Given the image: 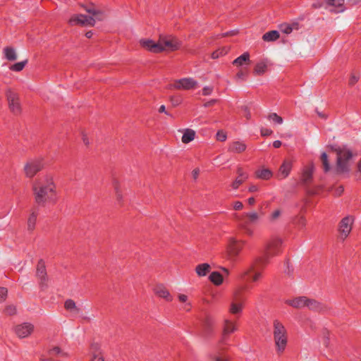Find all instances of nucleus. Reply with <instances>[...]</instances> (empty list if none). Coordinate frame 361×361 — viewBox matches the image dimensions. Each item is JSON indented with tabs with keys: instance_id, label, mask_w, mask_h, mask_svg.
I'll list each match as a JSON object with an SVG mask.
<instances>
[{
	"instance_id": "obj_1",
	"label": "nucleus",
	"mask_w": 361,
	"mask_h": 361,
	"mask_svg": "<svg viewBox=\"0 0 361 361\" xmlns=\"http://www.w3.org/2000/svg\"><path fill=\"white\" fill-rule=\"evenodd\" d=\"M35 201L39 206L54 204L57 200L56 186L51 176H46L35 180L32 185Z\"/></svg>"
},
{
	"instance_id": "obj_2",
	"label": "nucleus",
	"mask_w": 361,
	"mask_h": 361,
	"mask_svg": "<svg viewBox=\"0 0 361 361\" xmlns=\"http://www.w3.org/2000/svg\"><path fill=\"white\" fill-rule=\"evenodd\" d=\"M273 338L278 354H282L288 345V331L284 325L278 319L273 322Z\"/></svg>"
},
{
	"instance_id": "obj_3",
	"label": "nucleus",
	"mask_w": 361,
	"mask_h": 361,
	"mask_svg": "<svg viewBox=\"0 0 361 361\" xmlns=\"http://www.w3.org/2000/svg\"><path fill=\"white\" fill-rule=\"evenodd\" d=\"M283 240L281 238L275 237L267 244L263 255L257 258V262L267 265L271 257L281 253Z\"/></svg>"
},
{
	"instance_id": "obj_4",
	"label": "nucleus",
	"mask_w": 361,
	"mask_h": 361,
	"mask_svg": "<svg viewBox=\"0 0 361 361\" xmlns=\"http://www.w3.org/2000/svg\"><path fill=\"white\" fill-rule=\"evenodd\" d=\"M337 161H336V170L338 173H348L349 162L353 157L351 150L345 147H339L336 150Z\"/></svg>"
},
{
	"instance_id": "obj_5",
	"label": "nucleus",
	"mask_w": 361,
	"mask_h": 361,
	"mask_svg": "<svg viewBox=\"0 0 361 361\" xmlns=\"http://www.w3.org/2000/svg\"><path fill=\"white\" fill-rule=\"evenodd\" d=\"M248 289L247 286H241L237 288L233 293V299L231 303L229 312L233 314H240L243 310V302L245 298L243 294V291Z\"/></svg>"
},
{
	"instance_id": "obj_6",
	"label": "nucleus",
	"mask_w": 361,
	"mask_h": 361,
	"mask_svg": "<svg viewBox=\"0 0 361 361\" xmlns=\"http://www.w3.org/2000/svg\"><path fill=\"white\" fill-rule=\"evenodd\" d=\"M245 242L238 240L235 237H230L228 240L226 252L231 260H235L241 252Z\"/></svg>"
},
{
	"instance_id": "obj_7",
	"label": "nucleus",
	"mask_w": 361,
	"mask_h": 361,
	"mask_svg": "<svg viewBox=\"0 0 361 361\" xmlns=\"http://www.w3.org/2000/svg\"><path fill=\"white\" fill-rule=\"evenodd\" d=\"M158 42L159 44H160L161 52L164 51H176L180 47V42L171 35H161Z\"/></svg>"
},
{
	"instance_id": "obj_8",
	"label": "nucleus",
	"mask_w": 361,
	"mask_h": 361,
	"mask_svg": "<svg viewBox=\"0 0 361 361\" xmlns=\"http://www.w3.org/2000/svg\"><path fill=\"white\" fill-rule=\"evenodd\" d=\"M265 266L266 265H263L257 262V259L254 264L250 265V267L244 269L239 274V278L241 280H246L247 277L250 276L251 273H253L252 276V281L253 282L257 281L262 276V274L259 270L263 269Z\"/></svg>"
},
{
	"instance_id": "obj_9",
	"label": "nucleus",
	"mask_w": 361,
	"mask_h": 361,
	"mask_svg": "<svg viewBox=\"0 0 361 361\" xmlns=\"http://www.w3.org/2000/svg\"><path fill=\"white\" fill-rule=\"evenodd\" d=\"M238 330L237 322L230 319H225L222 326V336L220 341L221 344H226L228 336Z\"/></svg>"
},
{
	"instance_id": "obj_10",
	"label": "nucleus",
	"mask_w": 361,
	"mask_h": 361,
	"mask_svg": "<svg viewBox=\"0 0 361 361\" xmlns=\"http://www.w3.org/2000/svg\"><path fill=\"white\" fill-rule=\"evenodd\" d=\"M65 309L69 312L70 315L75 318L87 319L82 311L81 305H76L74 300L68 299L64 302Z\"/></svg>"
},
{
	"instance_id": "obj_11",
	"label": "nucleus",
	"mask_w": 361,
	"mask_h": 361,
	"mask_svg": "<svg viewBox=\"0 0 361 361\" xmlns=\"http://www.w3.org/2000/svg\"><path fill=\"white\" fill-rule=\"evenodd\" d=\"M6 96L10 110L16 114H19L21 108L18 94L12 91L11 89H8L6 92Z\"/></svg>"
},
{
	"instance_id": "obj_12",
	"label": "nucleus",
	"mask_w": 361,
	"mask_h": 361,
	"mask_svg": "<svg viewBox=\"0 0 361 361\" xmlns=\"http://www.w3.org/2000/svg\"><path fill=\"white\" fill-rule=\"evenodd\" d=\"M43 167L42 160L37 159H33L28 161L25 167L24 170L27 177H33L38 171H39Z\"/></svg>"
},
{
	"instance_id": "obj_13",
	"label": "nucleus",
	"mask_w": 361,
	"mask_h": 361,
	"mask_svg": "<svg viewBox=\"0 0 361 361\" xmlns=\"http://www.w3.org/2000/svg\"><path fill=\"white\" fill-rule=\"evenodd\" d=\"M353 219L350 216L344 217L339 224L340 238L345 240L352 230Z\"/></svg>"
},
{
	"instance_id": "obj_14",
	"label": "nucleus",
	"mask_w": 361,
	"mask_h": 361,
	"mask_svg": "<svg viewBox=\"0 0 361 361\" xmlns=\"http://www.w3.org/2000/svg\"><path fill=\"white\" fill-rule=\"evenodd\" d=\"M94 19L93 17H90V16H86L82 14H76L73 16L69 20V23L71 25H81L84 26L94 25Z\"/></svg>"
},
{
	"instance_id": "obj_15",
	"label": "nucleus",
	"mask_w": 361,
	"mask_h": 361,
	"mask_svg": "<svg viewBox=\"0 0 361 361\" xmlns=\"http://www.w3.org/2000/svg\"><path fill=\"white\" fill-rule=\"evenodd\" d=\"M197 82L192 78H184L175 81L173 87L175 89L191 90L196 87Z\"/></svg>"
},
{
	"instance_id": "obj_16",
	"label": "nucleus",
	"mask_w": 361,
	"mask_h": 361,
	"mask_svg": "<svg viewBox=\"0 0 361 361\" xmlns=\"http://www.w3.org/2000/svg\"><path fill=\"white\" fill-rule=\"evenodd\" d=\"M37 276L39 280V285L41 288H46L47 286V275L46 271L45 264L42 259H40L38 262L37 267Z\"/></svg>"
},
{
	"instance_id": "obj_17",
	"label": "nucleus",
	"mask_w": 361,
	"mask_h": 361,
	"mask_svg": "<svg viewBox=\"0 0 361 361\" xmlns=\"http://www.w3.org/2000/svg\"><path fill=\"white\" fill-rule=\"evenodd\" d=\"M34 330L31 323L25 322L16 326L15 331L19 338H25L30 336Z\"/></svg>"
},
{
	"instance_id": "obj_18",
	"label": "nucleus",
	"mask_w": 361,
	"mask_h": 361,
	"mask_svg": "<svg viewBox=\"0 0 361 361\" xmlns=\"http://www.w3.org/2000/svg\"><path fill=\"white\" fill-rule=\"evenodd\" d=\"M140 45L147 51L152 53H161V49L159 42H155L154 41L149 39H142L140 40Z\"/></svg>"
},
{
	"instance_id": "obj_19",
	"label": "nucleus",
	"mask_w": 361,
	"mask_h": 361,
	"mask_svg": "<svg viewBox=\"0 0 361 361\" xmlns=\"http://www.w3.org/2000/svg\"><path fill=\"white\" fill-rule=\"evenodd\" d=\"M313 172H314V166L312 164L310 166H305L303 169V171L302 173V176H301V178H300L301 183L305 185H309L312 181Z\"/></svg>"
},
{
	"instance_id": "obj_20",
	"label": "nucleus",
	"mask_w": 361,
	"mask_h": 361,
	"mask_svg": "<svg viewBox=\"0 0 361 361\" xmlns=\"http://www.w3.org/2000/svg\"><path fill=\"white\" fill-rule=\"evenodd\" d=\"M86 11L91 14L90 17H93L94 19V25L96 21H102L105 19L106 13L100 10L96 9L94 6H90L85 8Z\"/></svg>"
},
{
	"instance_id": "obj_21",
	"label": "nucleus",
	"mask_w": 361,
	"mask_h": 361,
	"mask_svg": "<svg viewBox=\"0 0 361 361\" xmlns=\"http://www.w3.org/2000/svg\"><path fill=\"white\" fill-rule=\"evenodd\" d=\"M293 164L291 161L286 160L279 168L278 176L281 179L286 178L290 174Z\"/></svg>"
},
{
	"instance_id": "obj_22",
	"label": "nucleus",
	"mask_w": 361,
	"mask_h": 361,
	"mask_svg": "<svg viewBox=\"0 0 361 361\" xmlns=\"http://www.w3.org/2000/svg\"><path fill=\"white\" fill-rule=\"evenodd\" d=\"M246 144L243 141H233L229 144L228 151L232 153L240 154L245 151Z\"/></svg>"
},
{
	"instance_id": "obj_23",
	"label": "nucleus",
	"mask_w": 361,
	"mask_h": 361,
	"mask_svg": "<svg viewBox=\"0 0 361 361\" xmlns=\"http://www.w3.org/2000/svg\"><path fill=\"white\" fill-rule=\"evenodd\" d=\"M285 302L295 308H302L305 307L307 298L305 296H300L294 299L286 300Z\"/></svg>"
},
{
	"instance_id": "obj_24",
	"label": "nucleus",
	"mask_w": 361,
	"mask_h": 361,
	"mask_svg": "<svg viewBox=\"0 0 361 361\" xmlns=\"http://www.w3.org/2000/svg\"><path fill=\"white\" fill-rule=\"evenodd\" d=\"M255 176L257 179L267 180L271 178L273 172L269 169L262 168L255 171Z\"/></svg>"
},
{
	"instance_id": "obj_25",
	"label": "nucleus",
	"mask_w": 361,
	"mask_h": 361,
	"mask_svg": "<svg viewBox=\"0 0 361 361\" xmlns=\"http://www.w3.org/2000/svg\"><path fill=\"white\" fill-rule=\"evenodd\" d=\"M4 58L10 61H13L17 59V54L16 49L11 47H6L3 49Z\"/></svg>"
},
{
	"instance_id": "obj_26",
	"label": "nucleus",
	"mask_w": 361,
	"mask_h": 361,
	"mask_svg": "<svg viewBox=\"0 0 361 361\" xmlns=\"http://www.w3.org/2000/svg\"><path fill=\"white\" fill-rule=\"evenodd\" d=\"M37 216L38 211L35 209H32L27 219V229L30 231H32L35 229Z\"/></svg>"
},
{
	"instance_id": "obj_27",
	"label": "nucleus",
	"mask_w": 361,
	"mask_h": 361,
	"mask_svg": "<svg viewBox=\"0 0 361 361\" xmlns=\"http://www.w3.org/2000/svg\"><path fill=\"white\" fill-rule=\"evenodd\" d=\"M155 293L160 298H164L167 301L172 300V296L169 290L163 286H157L155 288Z\"/></svg>"
},
{
	"instance_id": "obj_28",
	"label": "nucleus",
	"mask_w": 361,
	"mask_h": 361,
	"mask_svg": "<svg viewBox=\"0 0 361 361\" xmlns=\"http://www.w3.org/2000/svg\"><path fill=\"white\" fill-rule=\"evenodd\" d=\"M195 131L190 128H186L183 130V134L181 140L183 143L188 144L192 141L195 139Z\"/></svg>"
},
{
	"instance_id": "obj_29",
	"label": "nucleus",
	"mask_w": 361,
	"mask_h": 361,
	"mask_svg": "<svg viewBox=\"0 0 361 361\" xmlns=\"http://www.w3.org/2000/svg\"><path fill=\"white\" fill-rule=\"evenodd\" d=\"M328 5L336 8L333 11L335 13L342 12L344 11V0H324Z\"/></svg>"
},
{
	"instance_id": "obj_30",
	"label": "nucleus",
	"mask_w": 361,
	"mask_h": 361,
	"mask_svg": "<svg viewBox=\"0 0 361 361\" xmlns=\"http://www.w3.org/2000/svg\"><path fill=\"white\" fill-rule=\"evenodd\" d=\"M250 54L248 52H245L240 56L237 57L233 61V64L235 66H243L244 63H250Z\"/></svg>"
},
{
	"instance_id": "obj_31",
	"label": "nucleus",
	"mask_w": 361,
	"mask_h": 361,
	"mask_svg": "<svg viewBox=\"0 0 361 361\" xmlns=\"http://www.w3.org/2000/svg\"><path fill=\"white\" fill-rule=\"evenodd\" d=\"M210 270V265L207 263L198 264L196 267L195 271L199 276H204Z\"/></svg>"
},
{
	"instance_id": "obj_32",
	"label": "nucleus",
	"mask_w": 361,
	"mask_h": 361,
	"mask_svg": "<svg viewBox=\"0 0 361 361\" xmlns=\"http://www.w3.org/2000/svg\"><path fill=\"white\" fill-rule=\"evenodd\" d=\"M305 307H308L310 310L314 311H320L323 309L322 305L320 302H317L315 300L308 299L307 298Z\"/></svg>"
},
{
	"instance_id": "obj_33",
	"label": "nucleus",
	"mask_w": 361,
	"mask_h": 361,
	"mask_svg": "<svg viewBox=\"0 0 361 361\" xmlns=\"http://www.w3.org/2000/svg\"><path fill=\"white\" fill-rule=\"evenodd\" d=\"M279 32L276 30H271L263 35L262 39L266 42H274L279 38Z\"/></svg>"
},
{
	"instance_id": "obj_34",
	"label": "nucleus",
	"mask_w": 361,
	"mask_h": 361,
	"mask_svg": "<svg viewBox=\"0 0 361 361\" xmlns=\"http://www.w3.org/2000/svg\"><path fill=\"white\" fill-rule=\"evenodd\" d=\"M209 279L216 286H220L223 283V276L218 271L212 272Z\"/></svg>"
},
{
	"instance_id": "obj_35",
	"label": "nucleus",
	"mask_w": 361,
	"mask_h": 361,
	"mask_svg": "<svg viewBox=\"0 0 361 361\" xmlns=\"http://www.w3.org/2000/svg\"><path fill=\"white\" fill-rule=\"evenodd\" d=\"M267 69V63L264 61H260L256 64L254 69V73L256 75H262L266 72Z\"/></svg>"
},
{
	"instance_id": "obj_36",
	"label": "nucleus",
	"mask_w": 361,
	"mask_h": 361,
	"mask_svg": "<svg viewBox=\"0 0 361 361\" xmlns=\"http://www.w3.org/2000/svg\"><path fill=\"white\" fill-rule=\"evenodd\" d=\"M27 62H28V61L27 59L20 61V62H17V63L13 64L12 66H11L9 69L12 71L20 72L25 68V66L27 65Z\"/></svg>"
},
{
	"instance_id": "obj_37",
	"label": "nucleus",
	"mask_w": 361,
	"mask_h": 361,
	"mask_svg": "<svg viewBox=\"0 0 361 361\" xmlns=\"http://www.w3.org/2000/svg\"><path fill=\"white\" fill-rule=\"evenodd\" d=\"M297 26L298 24L295 23H284L281 25L280 30L282 32L285 34H290L293 30V29H297Z\"/></svg>"
},
{
	"instance_id": "obj_38",
	"label": "nucleus",
	"mask_w": 361,
	"mask_h": 361,
	"mask_svg": "<svg viewBox=\"0 0 361 361\" xmlns=\"http://www.w3.org/2000/svg\"><path fill=\"white\" fill-rule=\"evenodd\" d=\"M90 352L92 354V357H94V355H96V356L102 355V352H101V346L99 343H94L91 345Z\"/></svg>"
},
{
	"instance_id": "obj_39",
	"label": "nucleus",
	"mask_w": 361,
	"mask_h": 361,
	"mask_svg": "<svg viewBox=\"0 0 361 361\" xmlns=\"http://www.w3.org/2000/svg\"><path fill=\"white\" fill-rule=\"evenodd\" d=\"M321 159L324 172H328L330 170V164L328 160L327 154L326 152H323L321 154Z\"/></svg>"
},
{
	"instance_id": "obj_40",
	"label": "nucleus",
	"mask_w": 361,
	"mask_h": 361,
	"mask_svg": "<svg viewBox=\"0 0 361 361\" xmlns=\"http://www.w3.org/2000/svg\"><path fill=\"white\" fill-rule=\"evenodd\" d=\"M267 118L269 121L274 122L276 124L281 125L283 122L282 117L279 116L276 113H271Z\"/></svg>"
},
{
	"instance_id": "obj_41",
	"label": "nucleus",
	"mask_w": 361,
	"mask_h": 361,
	"mask_svg": "<svg viewBox=\"0 0 361 361\" xmlns=\"http://www.w3.org/2000/svg\"><path fill=\"white\" fill-rule=\"evenodd\" d=\"M294 224L300 228L306 226V219L303 216H297L294 220Z\"/></svg>"
},
{
	"instance_id": "obj_42",
	"label": "nucleus",
	"mask_w": 361,
	"mask_h": 361,
	"mask_svg": "<svg viewBox=\"0 0 361 361\" xmlns=\"http://www.w3.org/2000/svg\"><path fill=\"white\" fill-rule=\"evenodd\" d=\"M61 355V356H65L66 354L64 353H63L62 350H61V348L57 346L54 347L49 350V356H54V355Z\"/></svg>"
},
{
	"instance_id": "obj_43",
	"label": "nucleus",
	"mask_w": 361,
	"mask_h": 361,
	"mask_svg": "<svg viewBox=\"0 0 361 361\" xmlns=\"http://www.w3.org/2000/svg\"><path fill=\"white\" fill-rule=\"evenodd\" d=\"M247 217L249 219L250 223L255 224L259 219V215L257 212H250L246 214Z\"/></svg>"
},
{
	"instance_id": "obj_44",
	"label": "nucleus",
	"mask_w": 361,
	"mask_h": 361,
	"mask_svg": "<svg viewBox=\"0 0 361 361\" xmlns=\"http://www.w3.org/2000/svg\"><path fill=\"white\" fill-rule=\"evenodd\" d=\"M247 179H244L238 176L235 180L233 182L231 187L233 189L236 190L239 188V186L244 183Z\"/></svg>"
},
{
	"instance_id": "obj_45",
	"label": "nucleus",
	"mask_w": 361,
	"mask_h": 361,
	"mask_svg": "<svg viewBox=\"0 0 361 361\" xmlns=\"http://www.w3.org/2000/svg\"><path fill=\"white\" fill-rule=\"evenodd\" d=\"M216 140L221 142H224L227 138V135L222 130H219L216 135Z\"/></svg>"
},
{
	"instance_id": "obj_46",
	"label": "nucleus",
	"mask_w": 361,
	"mask_h": 361,
	"mask_svg": "<svg viewBox=\"0 0 361 361\" xmlns=\"http://www.w3.org/2000/svg\"><path fill=\"white\" fill-rule=\"evenodd\" d=\"M7 294V288L4 287H0V302H4L6 300Z\"/></svg>"
},
{
	"instance_id": "obj_47",
	"label": "nucleus",
	"mask_w": 361,
	"mask_h": 361,
	"mask_svg": "<svg viewBox=\"0 0 361 361\" xmlns=\"http://www.w3.org/2000/svg\"><path fill=\"white\" fill-rule=\"evenodd\" d=\"M281 214V209H276L271 214V215L269 216L270 221H274L276 219H277L280 216Z\"/></svg>"
},
{
	"instance_id": "obj_48",
	"label": "nucleus",
	"mask_w": 361,
	"mask_h": 361,
	"mask_svg": "<svg viewBox=\"0 0 361 361\" xmlns=\"http://www.w3.org/2000/svg\"><path fill=\"white\" fill-rule=\"evenodd\" d=\"M5 312L8 315H13L16 313V307L14 305H8L5 309Z\"/></svg>"
},
{
	"instance_id": "obj_49",
	"label": "nucleus",
	"mask_w": 361,
	"mask_h": 361,
	"mask_svg": "<svg viewBox=\"0 0 361 361\" xmlns=\"http://www.w3.org/2000/svg\"><path fill=\"white\" fill-rule=\"evenodd\" d=\"M213 91V87L210 86H205L202 89V94L204 96L210 95Z\"/></svg>"
},
{
	"instance_id": "obj_50",
	"label": "nucleus",
	"mask_w": 361,
	"mask_h": 361,
	"mask_svg": "<svg viewBox=\"0 0 361 361\" xmlns=\"http://www.w3.org/2000/svg\"><path fill=\"white\" fill-rule=\"evenodd\" d=\"M237 173L240 178L247 179L248 178V174L243 171V170L241 168H238L237 170Z\"/></svg>"
},
{
	"instance_id": "obj_51",
	"label": "nucleus",
	"mask_w": 361,
	"mask_h": 361,
	"mask_svg": "<svg viewBox=\"0 0 361 361\" xmlns=\"http://www.w3.org/2000/svg\"><path fill=\"white\" fill-rule=\"evenodd\" d=\"M260 132L262 136H269L273 133L272 130L269 128H262Z\"/></svg>"
},
{
	"instance_id": "obj_52",
	"label": "nucleus",
	"mask_w": 361,
	"mask_h": 361,
	"mask_svg": "<svg viewBox=\"0 0 361 361\" xmlns=\"http://www.w3.org/2000/svg\"><path fill=\"white\" fill-rule=\"evenodd\" d=\"M233 207L235 210H240L243 209V204L240 201H235L233 202Z\"/></svg>"
},
{
	"instance_id": "obj_53",
	"label": "nucleus",
	"mask_w": 361,
	"mask_h": 361,
	"mask_svg": "<svg viewBox=\"0 0 361 361\" xmlns=\"http://www.w3.org/2000/svg\"><path fill=\"white\" fill-rule=\"evenodd\" d=\"M259 190V187L257 185L251 184L248 188V192H255Z\"/></svg>"
},
{
	"instance_id": "obj_54",
	"label": "nucleus",
	"mask_w": 361,
	"mask_h": 361,
	"mask_svg": "<svg viewBox=\"0 0 361 361\" xmlns=\"http://www.w3.org/2000/svg\"><path fill=\"white\" fill-rule=\"evenodd\" d=\"M359 80V77L356 76L355 75H352L350 80H349V85L353 86Z\"/></svg>"
},
{
	"instance_id": "obj_55",
	"label": "nucleus",
	"mask_w": 361,
	"mask_h": 361,
	"mask_svg": "<svg viewBox=\"0 0 361 361\" xmlns=\"http://www.w3.org/2000/svg\"><path fill=\"white\" fill-rule=\"evenodd\" d=\"M246 77H247V75L245 73L243 72V71H239L237 74H236V78L238 80H246Z\"/></svg>"
},
{
	"instance_id": "obj_56",
	"label": "nucleus",
	"mask_w": 361,
	"mask_h": 361,
	"mask_svg": "<svg viewBox=\"0 0 361 361\" xmlns=\"http://www.w3.org/2000/svg\"><path fill=\"white\" fill-rule=\"evenodd\" d=\"M344 191V188L343 186H338L336 190H335V195L336 196H340Z\"/></svg>"
},
{
	"instance_id": "obj_57",
	"label": "nucleus",
	"mask_w": 361,
	"mask_h": 361,
	"mask_svg": "<svg viewBox=\"0 0 361 361\" xmlns=\"http://www.w3.org/2000/svg\"><path fill=\"white\" fill-rule=\"evenodd\" d=\"M213 324V321L212 319L210 318V317H207L205 321H204V325L209 328L210 326H212Z\"/></svg>"
},
{
	"instance_id": "obj_58",
	"label": "nucleus",
	"mask_w": 361,
	"mask_h": 361,
	"mask_svg": "<svg viewBox=\"0 0 361 361\" xmlns=\"http://www.w3.org/2000/svg\"><path fill=\"white\" fill-rule=\"evenodd\" d=\"M159 113H164V114H166V115H168L169 116H172L168 111H166V107H165L164 105L160 106V107L159 109Z\"/></svg>"
},
{
	"instance_id": "obj_59",
	"label": "nucleus",
	"mask_w": 361,
	"mask_h": 361,
	"mask_svg": "<svg viewBox=\"0 0 361 361\" xmlns=\"http://www.w3.org/2000/svg\"><path fill=\"white\" fill-rule=\"evenodd\" d=\"M221 54H222V51H219V50H216L212 54V59H218L220 56V55H221Z\"/></svg>"
},
{
	"instance_id": "obj_60",
	"label": "nucleus",
	"mask_w": 361,
	"mask_h": 361,
	"mask_svg": "<svg viewBox=\"0 0 361 361\" xmlns=\"http://www.w3.org/2000/svg\"><path fill=\"white\" fill-rule=\"evenodd\" d=\"M217 102L216 99H211L209 101H208L207 102H206L204 104V107H209L213 104H214L216 102Z\"/></svg>"
},
{
	"instance_id": "obj_61",
	"label": "nucleus",
	"mask_w": 361,
	"mask_h": 361,
	"mask_svg": "<svg viewBox=\"0 0 361 361\" xmlns=\"http://www.w3.org/2000/svg\"><path fill=\"white\" fill-rule=\"evenodd\" d=\"M91 361H104V358L103 355H101V356L94 355V357H92Z\"/></svg>"
},
{
	"instance_id": "obj_62",
	"label": "nucleus",
	"mask_w": 361,
	"mask_h": 361,
	"mask_svg": "<svg viewBox=\"0 0 361 361\" xmlns=\"http://www.w3.org/2000/svg\"><path fill=\"white\" fill-rule=\"evenodd\" d=\"M178 299L180 302H185L188 300V296L186 295H184V294H180L178 295Z\"/></svg>"
},
{
	"instance_id": "obj_63",
	"label": "nucleus",
	"mask_w": 361,
	"mask_h": 361,
	"mask_svg": "<svg viewBox=\"0 0 361 361\" xmlns=\"http://www.w3.org/2000/svg\"><path fill=\"white\" fill-rule=\"evenodd\" d=\"M214 361H228V360L226 357H221L219 356L215 355L214 357Z\"/></svg>"
},
{
	"instance_id": "obj_64",
	"label": "nucleus",
	"mask_w": 361,
	"mask_h": 361,
	"mask_svg": "<svg viewBox=\"0 0 361 361\" xmlns=\"http://www.w3.org/2000/svg\"><path fill=\"white\" fill-rule=\"evenodd\" d=\"M282 145V142L280 140H275L273 142V147L274 148H279Z\"/></svg>"
}]
</instances>
